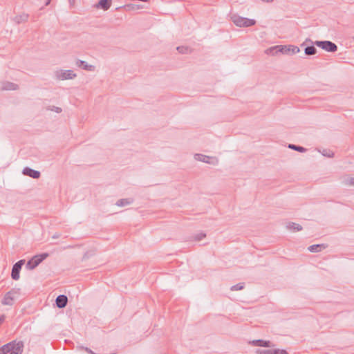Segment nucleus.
Returning a JSON list of instances; mask_svg holds the SVG:
<instances>
[{
	"instance_id": "21",
	"label": "nucleus",
	"mask_w": 354,
	"mask_h": 354,
	"mask_svg": "<svg viewBox=\"0 0 354 354\" xmlns=\"http://www.w3.org/2000/svg\"><path fill=\"white\" fill-rule=\"evenodd\" d=\"M304 52L306 55H313L317 53V49L314 46L311 45L306 47Z\"/></svg>"
},
{
	"instance_id": "30",
	"label": "nucleus",
	"mask_w": 354,
	"mask_h": 354,
	"mask_svg": "<svg viewBox=\"0 0 354 354\" xmlns=\"http://www.w3.org/2000/svg\"><path fill=\"white\" fill-rule=\"evenodd\" d=\"M344 183L347 185L353 186L354 185V177L346 179L345 180Z\"/></svg>"
},
{
	"instance_id": "40",
	"label": "nucleus",
	"mask_w": 354,
	"mask_h": 354,
	"mask_svg": "<svg viewBox=\"0 0 354 354\" xmlns=\"http://www.w3.org/2000/svg\"><path fill=\"white\" fill-rule=\"evenodd\" d=\"M353 39L354 40V36L353 37Z\"/></svg>"
},
{
	"instance_id": "27",
	"label": "nucleus",
	"mask_w": 354,
	"mask_h": 354,
	"mask_svg": "<svg viewBox=\"0 0 354 354\" xmlns=\"http://www.w3.org/2000/svg\"><path fill=\"white\" fill-rule=\"evenodd\" d=\"M206 236V234L203 232L198 233L194 236V240L196 241H199L202 240L203 238Z\"/></svg>"
},
{
	"instance_id": "35",
	"label": "nucleus",
	"mask_w": 354,
	"mask_h": 354,
	"mask_svg": "<svg viewBox=\"0 0 354 354\" xmlns=\"http://www.w3.org/2000/svg\"><path fill=\"white\" fill-rule=\"evenodd\" d=\"M51 0H46V3H45V6H48L50 3Z\"/></svg>"
},
{
	"instance_id": "11",
	"label": "nucleus",
	"mask_w": 354,
	"mask_h": 354,
	"mask_svg": "<svg viewBox=\"0 0 354 354\" xmlns=\"http://www.w3.org/2000/svg\"><path fill=\"white\" fill-rule=\"evenodd\" d=\"M252 344L255 346H261V347H271L274 345L270 341L263 340V339H257L253 340Z\"/></svg>"
},
{
	"instance_id": "7",
	"label": "nucleus",
	"mask_w": 354,
	"mask_h": 354,
	"mask_svg": "<svg viewBox=\"0 0 354 354\" xmlns=\"http://www.w3.org/2000/svg\"><path fill=\"white\" fill-rule=\"evenodd\" d=\"M57 78L62 80H71L76 77V74L72 70L60 71L57 74Z\"/></svg>"
},
{
	"instance_id": "20",
	"label": "nucleus",
	"mask_w": 354,
	"mask_h": 354,
	"mask_svg": "<svg viewBox=\"0 0 354 354\" xmlns=\"http://www.w3.org/2000/svg\"><path fill=\"white\" fill-rule=\"evenodd\" d=\"M287 227L288 229H290L294 232H298V231H301L302 230L301 225H300L299 224L293 223V222L289 223Z\"/></svg>"
},
{
	"instance_id": "12",
	"label": "nucleus",
	"mask_w": 354,
	"mask_h": 354,
	"mask_svg": "<svg viewBox=\"0 0 354 354\" xmlns=\"http://www.w3.org/2000/svg\"><path fill=\"white\" fill-rule=\"evenodd\" d=\"M327 246L328 245L326 244H315V245H310L308 248V250L310 252H321L322 250L326 249L327 248Z\"/></svg>"
},
{
	"instance_id": "16",
	"label": "nucleus",
	"mask_w": 354,
	"mask_h": 354,
	"mask_svg": "<svg viewBox=\"0 0 354 354\" xmlns=\"http://www.w3.org/2000/svg\"><path fill=\"white\" fill-rule=\"evenodd\" d=\"M13 345H15V341H12L0 347V354H7L10 353L12 348H13Z\"/></svg>"
},
{
	"instance_id": "18",
	"label": "nucleus",
	"mask_w": 354,
	"mask_h": 354,
	"mask_svg": "<svg viewBox=\"0 0 354 354\" xmlns=\"http://www.w3.org/2000/svg\"><path fill=\"white\" fill-rule=\"evenodd\" d=\"M133 203L132 198H122L120 199L116 202V205L119 207H123L125 205H130Z\"/></svg>"
},
{
	"instance_id": "25",
	"label": "nucleus",
	"mask_w": 354,
	"mask_h": 354,
	"mask_svg": "<svg viewBox=\"0 0 354 354\" xmlns=\"http://www.w3.org/2000/svg\"><path fill=\"white\" fill-rule=\"evenodd\" d=\"M245 283H239L236 285L232 286L230 288V290L232 291H237V290H241L244 288Z\"/></svg>"
},
{
	"instance_id": "34",
	"label": "nucleus",
	"mask_w": 354,
	"mask_h": 354,
	"mask_svg": "<svg viewBox=\"0 0 354 354\" xmlns=\"http://www.w3.org/2000/svg\"><path fill=\"white\" fill-rule=\"evenodd\" d=\"M60 237V234L59 233H55V234L53 235L52 238L53 239H58Z\"/></svg>"
},
{
	"instance_id": "24",
	"label": "nucleus",
	"mask_w": 354,
	"mask_h": 354,
	"mask_svg": "<svg viewBox=\"0 0 354 354\" xmlns=\"http://www.w3.org/2000/svg\"><path fill=\"white\" fill-rule=\"evenodd\" d=\"M195 158L199 161L209 163V159L210 158V157L203 154H196Z\"/></svg>"
},
{
	"instance_id": "22",
	"label": "nucleus",
	"mask_w": 354,
	"mask_h": 354,
	"mask_svg": "<svg viewBox=\"0 0 354 354\" xmlns=\"http://www.w3.org/2000/svg\"><path fill=\"white\" fill-rule=\"evenodd\" d=\"M256 353L257 354H278L279 351H278V349H273V350L257 349L256 351Z\"/></svg>"
},
{
	"instance_id": "37",
	"label": "nucleus",
	"mask_w": 354,
	"mask_h": 354,
	"mask_svg": "<svg viewBox=\"0 0 354 354\" xmlns=\"http://www.w3.org/2000/svg\"><path fill=\"white\" fill-rule=\"evenodd\" d=\"M263 1H265V2H272L273 0H262Z\"/></svg>"
},
{
	"instance_id": "2",
	"label": "nucleus",
	"mask_w": 354,
	"mask_h": 354,
	"mask_svg": "<svg viewBox=\"0 0 354 354\" xmlns=\"http://www.w3.org/2000/svg\"><path fill=\"white\" fill-rule=\"evenodd\" d=\"M48 257V253H42L40 254L35 255L26 263V268L28 270L35 269L39 263Z\"/></svg>"
},
{
	"instance_id": "1",
	"label": "nucleus",
	"mask_w": 354,
	"mask_h": 354,
	"mask_svg": "<svg viewBox=\"0 0 354 354\" xmlns=\"http://www.w3.org/2000/svg\"><path fill=\"white\" fill-rule=\"evenodd\" d=\"M231 19L238 27H250L255 25L256 24V21L254 19L243 17L238 15H232Z\"/></svg>"
},
{
	"instance_id": "23",
	"label": "nucleus",
	"mask_w": 354,
	"mask_h": 354,
	"mask_svg": "<svg viewBox=\"0 0 354 354\" xmlns=\"http://www.w3.org/2000/svg\"><path fill=\"white\" fill-rule=\"evenodd\" d=\"M288 148L293 149L295 151H299V152H306L307 149L301 146L295 145L293 144H289Z\"/></svg>"
},
{
	"instance_id": "8",
	"label": "nucleus",
	"mask_w": 354,
	"mask_h": 354,
	"mask_svg": "<svg viewBox=\"0 0 354 354\" xmlns=\"http://www.w3.org/2000/svg\"><path fill=\"white\" fill-rule=\"evenodd\" d=\"M24 342L22 341L17 342L15 340V345L10 351V354H22L24 351Z\"/></svg>"
},
{
	"instance_id": "15",
	"label": "nucleus",
	"mask_w": 354,
	"mask_h": 354,
	"mask_svg": "<svg viewBox=\"0 0 354 354\" xmlns=\"http://www.w3.org/2000/svg\"><path fill=\"white\" fill-rule=\"evenodd\" d=\"M76 65L78 67L82 68L83 69L88 71H92L94 70L95 67L93 65H88L85 61L77 60L76 62Z\"/></svg>"
},
{
	"instance_id": "39",
	"label": "nucleus",
	"mask_w": 354,
	"mask_h": 354,
	"mask_svg": "<svg viewBox=\"0 0 354 354\" xmlns=\"http://www.w3.org/2000/svg\"><path fill=\"white\" fill-rule=\"evenodd\" d=\"M69 3L71 4H73L74 3V0H69Z\"/></svg>"
},
{
	"instance_id": "33",
	"label": "nucleus",
	"mask_w": 354,
	"mask_h": 354,
	"mask_svg": "<svg viewBox=\"0 0 354 354\" xmlns=\"http://www.w3.org/2000/svg\"><path fill=\"white\" fill-rule=\"evenodd\" d=\"M278 351H279L278 354H288V353L286 350L278 349Z\"/></svg>"
},
{
	"instance_id": "5",
	"label": "nucleus",
	"mask_w": 354,
	"mask_h": 354,
	"mask_svg": "<svg viewBox=\"0 0 354 354\" xmlns=\"http://www.w3.org/2000/svg\"><path fill=\"white\" fill-rule=\"evenodd\" d=\"M25 260L21 259L15 263L12 268L11 277L14 280H18L19 279V273L22 266L24 264Z\"/></svg>"
},
{
	"instance_id": "28",
	"label": "nucleus",
	"mask_w": 354,
	"mask_h": 354,
	"mask_svg": "<svg viewBox=\"0 0 354 354\" xmlns=\"http://www.w3.org/2000/svg\"><path fill=\"white\" fill-rule=\"evenodd\" d=\"M48 110H50V111H55L56 113H61L62 112V109L60 107H57V106H49L48 108H47Z\"/></svg>"
},
{
	"instance_id": "14",
	"label": "nucleus",
	"mask_w": 354,
	"mask_h": 354,
	"mask_svg": "<svg viewBox=\"0 0 354 354\" xmlns=\"http://www.w3.org/2000/svg\"><path fill=\"white\" fill-rule=\"evenodd\" d=\"M1 303L3 305L7 306H12L13 304L14 297H12L11 292H8L5 295Z\"/></svg>"
},
{
	"instance_id": "32",
	"label": "nucleus",
	"mask_w": 354,
	"mask_h": 354,
	"mask_svg": "<svg viewBox=\"0 0 354 354\" xmlns=\"http://www.w3.org/2000/svg\"><path fill=\"white\" fill-rule=\"evenodd\" d=\"M5 318H6L5 315H1L0 316V325L4 322Z\"/></svg>"
},
{
	"instance_id": "19",
	"label": "nucleus",
	"mask_w": 354,
	"mask_h": 354,
	"mask_svg": "<svg viewBox=\"0 0 354 354\" xmlns=\"http://www.w3.org/2000/svg\"><path fill=\"white\" fill-rule=\"evenodd\" d=\"M279 45H277V46H272V47H270V48L266 49V53L268 55H277L279 53H280V51H278V50L279 49Z\"/></svg>"
},
{
	"instance_id": "3",
	"label": "nucleus",
	"mask_w": 354,
	"mask_h": 354,
	"mask_svg": "<svg viewBox=\"0 0 354 354\" xmlns=\"http://www.w3.org/2000/svg\"><path fill=\"white\" fill-rule=\"evenodd\" d=\"M314 44L327 52L335 53L337 50V46L330 41H316Z\"/></svg>"
},
{
	"instance_id": "10",
	"label": "nucleus",
	"mask_w": 354,
	"mask_h": 354,
	"mask_svg": "<svg viewBox=\"0 0 354 354\" xmlns=\"http://www.w3.org/2000/svg\"><path fill=\"white\" fill-rule=\"evenodd\" d=\"M55 304L57 308H63L66 307L68 304V297L64 295H60L57 297Z\"/></svg>"
},
{
	"instance_id": "26",
	"label": "nucleus",
	"mask_w": 354,
	"mask_h": 354,
	"mask_svg": "<svg viewBox=\"0 0 354 354\" xmlns=\"http://www.w3.org/2000/svg\"><path fill=\"white\" fill-rule=\"evenodd\" d=\"M124 8H125V9H127L128 10H136V9H140L142 8V6H140L139 5L129 3V4L125 5Z\"/></svg>"
},
{
	"instance_id": "17",
	"label": "nucleus",
	"mask_w": 354,
	"mask_h": 354,
	"mask_svg": "<svg viewBox=\"0 0 354 354\" xmlns=\"http://www.w3.org/2000/svg\"><path fill=\"white\" fill-rule=\"evenodd\" d=\"M111 2L110 0H100L97 7L101 8L104 10H107L111 7Z\"/></svg>"
},
{
	"instance_id": "4",
	"label": "nucleus",
	"mask_w": 354,
	"mask_h": 354,
	"mask_svg": "<svg viewBox=\"0 0 354 354\" xmlns=\"http://www.w3.org/2000/svg\"><path fill=\"white\" fill-rule=\"evenodd\" d=\"M279 48L278 51H280V53L283 55H292L300 51L299 47L293 45H279Z\"/></svg>"
},
{
	"instance_id": "13",
	"label": "nucleus",
	"mask_w": 354,
	"mask_h": 354,
	"mask_svg": "<svg viewBox=\"0 0 354 354\" xmlns=\"http://www.w3.org/2000/svg\"><path fill=\"white\" fill-rule=\"evenodd\" d=\"M29 18V15L27 13H22L17 15L14 17L13 21L17 24H19L23 22H26Z\"/></svg>"
},
{
	"instance_id": "6",
	"label": "nucleus",
	"mask_w": 354,
	"mask_h": 354,
	"mask_svg": "<svg viewBox=\"0 0 354 354\" xmlns=\"http://www.w3.org/2000/svg\"><path fill=\"white\" fill-rule=\"evenodd\" d=\"M19 88V85L8 81H3L0 83V91H16Z\"/></svg>"
},
{
	"instance_id": "36",
	"label": "nucleus",
	"mask_w": 354,
	"mask_h": 354,
	"mask_svg": "<svg viewBox=\"0 0 354 354\" xmlns=\"http://www.w3.org/2000/svg\"><path fill=\"white\" fill-rule=\"evenodd\" d=\"M88 252L85 253L84 255V259H86V258H88Z\"/></svg>"
},
{
	"instance_id": "29",
	"label": "nucleus",
	"mask_w": 354,
	"mask_h": 354,
	"mask_svg": "<svg viewBox=\"0 0 354 354\" xmlns=\"http://www.w3.org/2000/svg\"><path fill=\"white\" fill-rule=\"evenodd\" d=\"M177 50L180 53H187L189 50V48L185 46H178L177 47Z\"/></svg>"
},
{
	"instance_id": "9",
	"label": "nucleus",
	"mask_w": 354,
	"mask_h": 354,
	"mask_svg": "<svg viewBox=\"0 0 354 354\" xmlns=\"http://www.w3.org/2000/svg\"><path fill=\"white\" fill-rule=\"evenodd\" d=\"M22 173L24 175L28 176L34 179H38L41 176V174L39 171L34 170L30 167H25L23 169Z\"/></svg>"
},
{
	"instance_id": "31",
	"label": "nucleus",
	"mask_w": 354,
	"mask_h": 354,
	"mask_svg": "<svg viewBox=\"0 0 354 354\" xmlns=\"http://www.w3.org/2000/svg\"><path fill=\"white\" fill-rule=\"evenodd\" d=\"M322 154L324 156H327V157H333L334 153L333 152H330V151H327L326 150H324Z\"/></svg>"
},
{
	"instance_id": "38",
	"label": "nucleus",
	"mask_w": 354,
	"mask_h": 354,
	"mask_svg": "<svg viewBox=\"0 0 354 354\" xmlns=\"http://www.w3.org/2000/svg\"><path fill=\"white\" fill-rule=\"evenodd\" d=\"M308 41L313 43V41L310 39H306V42H308Z\"/></svg>"
}]
</instances>
